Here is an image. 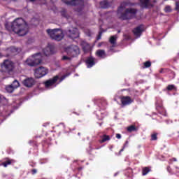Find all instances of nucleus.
<instances>
[{
  "mask_svg": "<svg viewBox=\"0 0 179 179\" xmlns=\"http://www.w3.org/2000/svg\"><path fill=\"white\" fill-rule=\"evenodd\" d=\"M66 52L70 55V57L75 58V57H78V55L80 54V50L78 45H71L66 49Z\"/></svg>",
  "mask_w": 179,
  "mask_h": 179,
  "instance_id": "5",
  "label": "nucleus"
},
{
  "mask_svg": "<svg viewBox=\"0 0 179 179\" xmlns=\"http://www.w3.org/2000/svg\"><path fill=\"white\" fill-rule=\"evenodd\" d=\"M127 131L129 132H134V131H136V127L134 125H131L127 128Z\"/></svg>",
  "mask_w": 179,
  "mask_h": 179,
  "instance_id": "28",
  "label": "nucleus"
},
{
  "mask_svg": "<svg viewBox=\"0 0 179 179\" xmlns=\"http://www.w3.org/2000/svg\"><path fill=\"white\" fill-rule=\"evenodd\" d=\"M151 140L152 141H157V134H152Z\"/></svg>",
  "mask_w": 179,
  "mask_h": 179,
  "instance_id": "32",
  "label": "nucleus"
},
{
  "mask_svg": "<svg viewBox=\"0 0 179 179\" xmlns=\"http://www.w3.org/2000/svg\"><path fill=\"white\" fill-rule=\"evenodd\" d=\"M125 6H128V1H124L117 9V16L121 20H127L128 19H132L135 15H136V9L127 8L124 10ZM124 10V13L122 12Z\"/></svg>",
  "mask_w": 179,
  "mask_h": 179,
  "instance_id": "2",
  "label": "nucleus"
},
{
  "mask_svg": "<svg viewBox=\"0 0 179 179\" xmlns=\"http://www.w3.org/2000/svg\"><path fill=\"white\" fill-rule=\"evenodd\" d=\"M149 171H150V169L148 167H145L143 169V176H146V174H148V173H149Z\"/></svg>",
  "mask_w": 179,
  "mask_h": 179,
  "instance_id": "29",
  "label": "nucleus"
},
{
  "mask_svg": "<svg viewBox=\"0 0 179 179\" xmlns=\"http://www.w3.org/2000/svg\"><path fill=\"white\" fill-rule=\"evenodd\" d=\"M116 138H117V139H121V134H116Z\"/></svg>",
  "mask_w": 179,
  "mask_h": 179,
  "instance_id": "37",
  "label": "nucleus"
},
{
  "mask_svg": "<svg viewBox=\"0 0 179 179\" xmlns=\"http://www.w3.org/2000/svg\"><path fill=\"white\" fill-rule=\"evenodd\" d=\"M109 41L110 44H115V42L117 41V36L115 35V36H110Z\"/></svg>",
  "mask_w": 179,
  "mask_h": 179,
  "instance_id": "26",
  "label": "nucleus"
},
{
  "mask_svg": "<svg viewBox=\"0 0 179 179\" xmlns=\"http://www.w3.org/2000/svg\"><path fill=\"white\" fill-rule=\"evenodd\" d=\"M41 62H43V56L41 53H37L27 59L24 62V65H28V66H37V65H40Z\"/></svg>",
  "mask_w": 179,
  "mask_h": 179,
  "instance_id": "3",
  "label": "nucleus"
},
{
  "mask_svg": "<svg viewBox=\"0 0 179 179\" xmlns=\"http://www.w3.org/2000/svg\"><path fill=\"white\" fill-rule=\"evenodd\" d=\"M72 56L71 55H69V56H66V55H64L62 57V61H72Z\"/></svg>",
  "mask_w": 179,
  "mask_h": 179,
  "instance_id": "25",
  "label": "nucleus"
},
{
  "mask_svg": "<svg viewBox=\"0 0 179 179\" xmlns=\"http://www.w3.org/2000/svg\"><path fill=\"white\" fill-rule=\"evenodd\" d=\"M6 90L8 92V93H13L15 88L10 85L6 87Z\"/></svg>",
  "mask_w": 179,
  "mask_h": 179,
  "instance_id": "22",
  "label": "nucleus"
},
{
  "mask_svg": "<svg viewBox=\"0 0 179 179\" xmlns=\"http://www.w3.org/2000/svg\"><path fill=\"white\" fill-rule=\"evenodd\" d=\"M11 29L18 36H26L29 33V25L22 18H17L12 22Z\"/></svg>",
  "mask_w": 179,
  "mask_h": 179,
  "instance_id": "1",
  "label": "nucleus"
},
{
  "mask_svg": "<svg viewBox=\"0 0 179 179\" xmlns=\"http://www.w3.org/2000/svg\"><path fill=\"white\" fill-rule=\"evenodd\" d=\"M171 160H173V162H177V159H176V158H173L172 159H171Z\"/></svg>",
  "mask_w": 179,
  "mask_h": 179,
  "instance_id": "41",
  "label": "nucleus"
},
{
  "mask_svg": "<svg viewBox=\"0 0 179 179\" xmlns=\"http://www.w3.org/2000/svg\"><path fill=\"white\" fill-rule=\"evenodd\" d=\"M143 8H152L156 3V0H140Z\"/></svg>",
  "mask_w": 179,
  "mask_h": 179,
  "instance_id": "10",
  "label": "nucleus"
},
{
  "mask_svg": "<svg viewBox=\"0 0 179 179\" xmlns=\"http://www.w3.org/2000/svg\"><path fill=\"white\" fill-rule=\"evenodd\" d=\"M101 44H102V43H99V44L98 45V47H101Z\"/></svg>",
  "mask_w": 179,
  "mask_h": 179,
  "instance_id": "43",
  "label": "nucleus"
},
{
  "mask_svg": "<svg viewBox=\"0 0 179 179\" xmlns=\"http://www.w3.org/2000/svg\"><path fill=\"white\" fill-rule=\"evenodd\" d=\"M1 69L3 71H5V72H8L10 73V72H12L13 71V68H15V66L13 65V63L10 60H4L3 64L1 65Z\"/></svg>",
  "mask_w": 179,
  "mask_h": 179,
  "instance_id": "7",
  "label": "nucleus"
},
{
  "mask_svg": "<svg viewBox=\"0 0 179 179\" xmlns=\"http://www.w3.org/2000/svg\"><path fill=\"white\" fill-rule=\"evenodd\" d=\"M48 73V69L41 66L34 70V75L36 79H40Z\"/></svg>",
  "mask_w": 179,
  "mask_h": 179,
  "instance_id": "6",
  "label": "nucleus"
},
{
  "mask_svg": "<svg viewBox=\"0 0 179 179\" xmlns=\"http://www.w3.org/2000/svg\"><path fill=\"white\" fill-rule=\"evenodd\" d=\"M165 12L169 13V12H171V7H170L169 6H167L165 8H164Z\"/></svg>",
  "mask_w": 179,
  "mask_h": 179,
  "instance_id": "34",
  "label": "nucleus"
},
{
  "mask_svg": "<svg viewBox=\"0 0 179 179\" xmlns=\"http://www.w3.org/2000/svg\"><path fill=\"white\" fill-rule=\"evenodd\" d=\"M143 25H139L133 30V33L136 37H141L142 32L143 31Z\"/></svg>",
  "mask_w": 179,
  "mask_h": 179,
  "instance_id": "13",
  "label": "nucleus"
},
{
  "mask_svg": "<svg viewBox=\"0 0 179 179\" xmlns=\"http://www.w3.org/2000/svg\"><path fill=\"white\" fill-rule=\"evenodd\" d=\"M107 141H110V136L107 135H103L102 139L99 142L100 143H104V142H107Z\"/></svg>",
  "mask_w": 179,
  "mask_h": 179,
  "instance_id": "24",
  "label": "nucleus"
},
{
  "mask_svg": "<svg viewBox=\"0 0 179 179\" xmlns=\"http://www.w3.org/2000/svg\"><path fill=\"white\" fill-rule=\"evenodd\" d=\"M111 3H113V0H104L100 3V6L101 8L106 9L110 8Z\"/></svg>",
  "mask_w": 179,
  "mask_h": 179,
  "instance_id": "16",
  "label": "nucleus"
},
{
  "mask_svg": "<svg viewBox=\"0 0 179 179\" xmlns=\"http://www.w3.org/2000/svg\"><path fill=\"white\" fill-rule=\"evenodd\" d=\"M13 88L14 90L15 89H17V87H19V86H20V83H19V81H17V80H15L12 85H10Z\"/></svg>",
  "mask_w": 179,
  "mask_h": 179,
  "instance_id": "21",
  "label": "nucleus"
},
{
  "mask_svg": "<svg viewBox=\"0 0 179 179\" xmlns=\"http://www.w3.org/2000/svg\"><path fill=\"white\" fill-rule=\"evenodd\" d=\"M96 55L97 57H99V58H106V51L103 50H98L96 52Z\"/></svg>",
  "mask_w": 179,
  "mask_h": 179,
  "instance_id": "19",
  "label": "nucleus"
},
{
  "mask_svg": "<svg viewBox=\"0 0 179 179\" xmlns=\"http://www.w3.org/2000/svg\"><path fill=\"white\" fill-rule=\"evenodd\" d=\"M66 5H70L71 6H76L78 5L83 8V0H62Z\"/></svg>",
  "mask_w": 179,
  "mask_h": 179,
  "instance_id": "9",
  "label": "nucleus"
},
{
  "mask_svg": "<svg viewBox=\"0 0 179 179\" xmlns=\"http://www.w3.org/2000/svg\"><path fill=\"white\" fill-rule=\"evenodd\" d=\"M54 45H48L46 48L43 50V53L45 55H51L54 52Z\"/></svg>",
  "mask_w": 179,
  "mask_h": 179,
  "instance_id": "15",
  "label": "nucleus"
},
{
  "mask_svg": "<svg viewBox=\"0 0 179 179\" xmlns=\"http://www.w3.org/2000/svg\"><path fill=\"white\" fill-rule=\"evenodd\" d=\"M15 161H13V159H8L7 161H6L5 162L2 163V166H3V167H8V166H9V164H12V163H13Z\"/></svg>",
  "mask_w": 179,
  "mask_h": 179,
  "instance_id": "23",
  "label": "nucleus"
},
{
  "mask_svg": "<svg viewBox=\"0 0 179 179\" xmlns=\"http://www.w3.org/2000/svg\"><path fill=\"white\" fill-rule=\"evenodd\" d=\"M66 34L70 38H78V37H79V31H78V28L71 27L66 31Z\"/></svg>",
  "mask_w": 179,
  "mask_h": 179,
  "instance_id": "8",
  "label": "nucleus"
},
{
  "mask_svg": "<svg viewBox=\"0 0 179 179\" xmlns=\"http://www.w3.org/2000/svg\"><path fill=\"white\" fill-rule=\"evenodd\" d=\"M36 173H37V170L36 169L32 170V174H36Z\"/></svg>",
  "mask_w": 179,
  "mask_h": 179,
  "instance_id": "39",
  "label": "nucleus"
},
{
  "mask_svg": "<svg viewBox=\"0 0 179 179\" xmlns=\"http://www.w3.org/2000/svg\"><path fill=\"white\" fill-rule=\"evenodd\" d=\"M129 144V142H128V141H127L126 142H125V143H124V148H127V147H128V145Z\"/></svg>",
  "mask_w": 179,
  "mask_h": 179,
  "instance_id": "35",
  "label": "nucleus"
},
{
  "mask_svg": "<svg viewBox=\"0 0 179 179\" xmlns=\"http://www.w3.org/2000/svg\"><path fill=\"white\" fill-rule=\"evenodd\" d=\"M121 103L123 106H128L131 104L134 101L129 96H122L120 98Z\"/></svg>",
  "mask_w": 179,
  "mask_h": 179,
  "instance_id": "14",
  "label": "nucleus"
},
{
  "mask_svg": "<svg viewBox=\"0 0 179 179\" xmlns=\"http://www.w3.org/2000/svg\"><path fill=\"white\" fill-rule=\"evenodd\" d=\"M60 13L63 17H66V19H68V14H66V10L62 9L60 11Z\"/></svg>",
  "mask_w": 179,
  "mask_h": 179,
  "instance_id": "27",
  "label": "nucleus"
},
{
  "mask_svg": "<svg viewBox=\"0 0 179 179\" xmlns=\"http://www.w3.org/2000/svg\"><path fill=\"white\" fill-rule=\"evenodd\" d=\"M8 51H10L11 54H17L19 52V49L12 47L8 49Z\"/></svg>",
  "mask_w": 179,
  "mask_h": 179,
  "instance_id": "20",
  "label": "nucleus"
},
{
  "mask_svg": "<svg viewBox=\"0 0 179 179\" xmlns=\"http://www.w3.org/2000/svg\"><path fill=\"white\" fill-rule=\"evenodd\" d=\"M58 79H59V77L58 76H56L53 77L52 78L48 80V81H46L45 83V87L50 88L52 86H54V85H55V83H57V80H58Z\"/></svg>",
  "mask_w": 179,
  "mask_h": 179,
  "instance_id": "12",
  "label": "nucleus"
},
{
  "mask_svg": "<svg viewBox=\"0 0 179 179\" xmlns=\"http://www.w3.org/2000/svg\"><path fill=\"white\" fill-rule=\"evenodd\" d=\"M66 76H66V75L63 76L61 78V79H60V82H62V80H64V79H65V78H66Z\"/></svg>",
  "mask_w": 179,
  "mask_h": 179,
  "instance_id": "36",
  "label": "nucleus"
},
{
  "mask_svg": "<svg viewBox=\"0 0 179 179\" xmlns=\"http://www.w3.org/2000/svg\"><path fill=\"white\" fill-rule=\"evenodd\" d=\"M22 84L25 87H33L36 85V80L33 78H27L22 81Z\"/></svg>",
  "mask_w": 179,
  "mask_h": 179,
  "instance_id": "11",
  "label": "nucleus"
},
{
  "mask_svg": "<svg viewBox=\"0 0 179 179\" xmlns=\"http://www.w3.org/2000/svg\"><path fill=\"white\" fill-rule=\"evenodd\" d=\"M6 29H7V30H10V28H9V27H8V24H6Z\"/></svg>",
  "mask_w": 179,
  "mask_h": 179,
  "instance_id": "40",
  "label": "nucleus"
},
{
  "mask_svg": "<svg viewBox=\"0 0 179 179\" xmlns=\"http://www.w3.org/2000/svg\"><path fill=\"white\" fill-rule=\"evenodd\" d=\"M101 33H102V32H100V33H99V35L98 37H97V40H100V38H101Z\"/></svg>",
  "mask_w": 179,
  "mask_h": 179,
  "instance_id": "38",
  "label": "nucleus"
},
{
  "mask_svg": "<svg viewBox=\"0 0 179 179\" xmlns=\"http://www.w3.org/2000/svg\"><path fill=\"white\" fill-rule=\"evenodd\" d=\"M47 33L52 40L56 41H61L64 38V32L59 29H48Z\"/></svg>",
  "mask_w": 179,
  "mask_h": 179,
  "instance_id": "4",
  "label": "nucleus"
},
{
  "mask_svg": "<svg viewBox=\"0 0 179 179\" xmlns=\"http://www.w3.org/2000/svg\"><path fill=\"white\" fill-rule=\"evenodd\" d=\"M124 149H125V148L123 147V148L120 150V152H124Z\"/></svg>",
  "mask_w": 179,
  "mask_h": 179,
  "instance_id": "42",
  "label": "nucleus"
},
{
  "mask_svg": "<svg viewBox=\"0 0 179 179\" xmlns=\"http://www.w3.org/2000/svg\"><path fill=\"white\" fill-rule=\"evenodd\" d=\"M152 65V63L150 62H145L144 63V66H145V68H150Z\"/></svg>",
  "mask_w": 179,
  "mask_h": 179,
  "instance_id": "31",
  "label": "nucleus"
},
{
  "mask_svg": "<svg viewBox=\"0 0 179 179\" xmlns=\"http://www.w3.org/2000/svg\"><path fill=\"white\" fill-rule=\"evenodd\" d=\"M80 45L83 47V50L85 51V52H87L89 50H90V45H89V43H87L86 41H83Z\"/></svg>",
  "mask_w": 179,
  "mask_h": 179,
  "instance_id": "17",
  "label": "nucleus"
},
{
  "mask_svg": "<svg viewBox=\"0 0 179 179\" xmlns=\"http://www.w3.org/2000/svg\"><path fill=\"white\" fill-rule=\"evenodd\" d=\"M85 34L88 36V37H90L92 36V32L89 29H85Z\"/></svg>",
  "mask_w": 179,
  "mask_h": 179,
  "instance_id": "33",
  "label": "nucleus"
},
{
  "mask_svg": "<svg viewBox=\"0 0 179 179\" xmlns=\"http://www.w3.org/2000/svg\"><path fill=\"white\" fill-rule=\"evenodd\" d=\"M52 1V2H54V0H51Z\"/></svg>",
  "mask_w": 179,
  "mask_h": 179,
  "instance_id": "44",
  "label": "nucleus"
},
{
  "mask_svg": "<svg viewBox=\"0 0 179 179\" xmlns=\"http://www.w3.org/2000/svg\"><path fill=\"white\" fill-rule=\"evenodd\" d=\"M94 64H95L94 58L89 57L87 59L86 65H87V68H92V66H93V65H94Z\"/></svg>",
  "mask_w": 179,
  "mask_h": 179,
  "instance_id": "18",
  "label": "nucleus"
},
{
  "mask_svg": "<svg viewBox=\"0 0 179 179\" xmlns=\"http://www.w3.org/2000/svg\"><path fill=\"white\" fill-rule=\"evenodd\" d=\"M176 90V86L174 85H170L167 87V90Z\"/></svg>",
  "mask_w": 179,
  "mask_h": 179,
  "instance_id": "30",
  "label": "nucleus"
}]
</instances>
